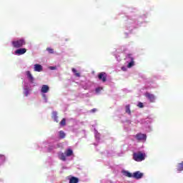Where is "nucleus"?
Masks as SVG:
<instances>
[{
  "label": "nucleus",
  "instance_id": "nucleus-10",
  "mask_svg": "<svg viewBox=\"0 0 183 183\" xmlns=\"http://www.w3.org/2000/svg\"><path fill=\"white\" fill-rule=\"evenodd\" d=\"M26 74L29 82H31V84H34V76H32V74H31V71H26Z\"/></svg>",
  "mask_w": 183,
  "mask_h": 183
},
{
  "label": "nucleus",
  "instance_id": "nucleus-7",
  "mask_svg": "<svg viewBox=\"0 0 183 183\" xmlns=\"http://www.w3.org/2000/svg\"><path fill=\"white\" fill-rule=\"evenodd\" d=\"M143 177L144 173H142L139 171L133 173V178H135V179H141V178H142Z\"/></svg>",
  "mask_w": 183,
  "mask_h": 183
},
{
  "label": "nucleus",
  "instance_id": "nucleus-18",
  "mask_svg": "<svg viewBox=\"0 0 183 183\" xmlns=\"http://www.w3.org/2000/svg\"><path fill=\"white\" fill-rule=\"evenodd\" d=\"M59 125L61 127H65V125H66V119H62V120L59 122Z\"/></svg>",
  "mask_w": 183,
  "mask_h": 183
},
{
  "label": "nucleus",
  "instance_id": "nucleus-9",
  "mask_svg": "<svg viewBox=\"0 0 183 183\" xmlns=\"http://www.w3.org/2000/svg\"><path fill=\"white\" fill-rule=\"evenodd\" d=\"M127 57L129 58L130 62L127 65V68H132L134 65V57H132V54H128Z\"/></svg>",
  "mask_w": 183,
  "mask_h": 183
},
{
  "label": "nucleus",
  "instance_id": "nucleus-11",
  "mask_svg": "<svg viewBox=\"0 0 183 183\" xmlns=\"http://www.w3.org/2000/svg\"><path fill=\"white\" fill-rule=\"evenodd\" d=\"M41 91L43 94H46L47 92H49V86L48 85H46V84L43 85L41 86Z\"/></svg>",
  "mask_w": 183,
  "mask_h": 183
},
{
  "label": "nucleus",
  "instance_id": "nucleus-26",
  "mask_svg": "<svg viewBox=\"0 0 183 183\" xmlns=\"http://www.w3.org/2000/svg\"><path fill=\"white\" fill-rule=\"evenodd\" d=\"M97 111V109H92V112H95Z\"/></svg>",
  "mask_w": 183,
  "mask_h": 183
},
{
  "label": "nucleus",
  "instance_id": "nucleus-14",
  "mask_svg": "<svg viewBox=\"0 0 183 183\" xmlns=\"http://www.w3.org/2000/svg\"><path fill=\"white\" fill-rule=\"evenodd\" d=\"M52 118L55 121V122H59V121L58 120V114L56 113V112H52Z\"/></svg>",
  "mask_w": 183,
  "mask_h": 183
},
{
  "label": "nucleus",
  "instance_id": "nucleus-17",
  "mask_svg": "<svg viewBox=\"0 0 183 183\" xmlns=\"http://www.w3.org/2000/svg\"><path fill=\"white\" fill-rule=\"evenodd\" d=\"M177 171H183V162L177 164Z\"/></svg>",
  "mask_w": 183,
  "mask_h": 183
},
{
  "label": "nucleus",
  "instance_id": "nucleus-13",
  "mask_svg": "<svg viewBox=\"0 0 183 183\" xmlns=\"http://www.w3.org/2000/svg\"><path fill=\"white\" fill-rule=\"evenodd\" d=\"M34 71L36 72H41V71H42V66L41 64H35Z\"/></svg>",
  "mask_w": 183,
  "mask_h": 183
},
{
  "label": "nucleus",
  "instance_id": "nucleus-4",
  "mask_svg": "<svg viewBox=\"0 0 183 183\" xmlns=\"http://www.w3.org/2000/svg\"><path fill=\"white\" fill-rule=\"evenodd\" d=\"M135 138L137 139V141H147V134L139 133L135 135Z\"/></svg>",
  "mask_w": 183,
  "mask_h": 183
},
{
  "label": "nucleus",
  "instance_id": "nucleus-16",
  "mask_svg": "<svg viewBox=\"0 0 183 183\" xmlns=\"http://www.w3.org/2000/svg\"><path fill=\"white\" fill-rule=\"evenodd\" d=\"M59 135L60 139H64V138H65V137H66L65 132H64V131H62V130L59 132Z\"/></svg>",
  "mask_w": 183,
  "mask_h": 183
},
{
  "label": "nucleus",
  "instance_id": "nucleus-28",
  "mask_svg": "<svg viewBox=\"0 0 183 183\" xmlns=\"http://www.w3.org/2000/svg\"><path fill=\"white\" fill-rule=\"evenodd\" d=\"M1 157H2V154H0V158H1Z\"/></svg>",
  "mask_w": 183,
  "mask_h": 183
},
{
  "label": "nucleus",
  "instance_id": "nucleus-27",
  "mask_svg": "<svg viewBox=\"0 0 183 183\" xmlns=\"http://www.w3.org/2000/svg\"><path fill=\"white\" fill-rule=\"evenodd\" d=\"M51 69H56V67H55V66H51Z\"/></svg>",
  "mask_w": 183,
  "mask_h": 183
},
{
  "label": "nucleus",
  "instance_id": "nucleus-22",
  "mask_svg": "<svg viewBox=\"0 0 183 183\" xmlns=\"http://www.w3.org/2000/svg\"><path fill=\"white\" fill-rule=\"evenodd\" d=\"M137 107H139V108H144V104L142 102H139Z\"/></svg>",
  "mask_w": 183,
  "mask_h": 183
},
{
  "label": "nucleus",
  "instance_id": "nucleus-12",
  "mask_svg": "<svg viewBox=\"0 0 183 183\" xmlns=\"http://www.w3.org/2000/svg\"><path fill=\"white\" fill-rule=\"evenodd\" d=\"M79 179H78V177H71L69 179V183H79Z\"/></svg>",
  "mask_w": 183,
  "mask_h": 183
},
{
  "label": "nucleus",
  "instance_id": "nucleus-1",
  "mask_svg": "<svg viewBox=\"0 0 183 183\" xmlns=\"http://www.w3.org/2000/svg\"><path fill=\"white\" fill-rule=\"evenodd\" d=\"M11 44L13 48L19 49L22 48L24 45H26V41L24 39H16L11 41Z\"/></svg>",
  "mask_w": 183,
  "mask_h": 183
},
{
  "label": "nucleus",
  "instance_id": "nucleus-20",
  "mask_svg": "<svg viewBox=\"0 0 183 183\" xmlns=\"http://www.w3.org/2000/svg\"><path fill=\"white\" fill-rule=\"evenodd\" d=\"M125 175L126 177H128V178H132L133 177L132 174L129 172H125Z\"/></svg>",
  "mask_w": 183,
  "mask_h": 183
},
{
  "label": "nucleus",
  "instance_id": "nucleus-23",
  "mask_svg": "<svg viewBox=\"0 0 183 183\" xmlns=\"http://www.w3.org/2000/svg\"><path fill=\"white\" fill-rule=\"evenodd\" d=\"M102 89V88L101 87H98L96 89V92L97 94H99V92H101V90Z\"/></svg>",
  "mask_w": 183,
  "mask_h": 183
},
{
  "label": "nucleus",
  "instance_id": "nucleus-2",
  "mask_svg": "<svg viewBox=\"0 0 183 183\" xmlns=\"http://www.w3.org/2000/svg\"><path fill=\"white\" fill-rule=\"evenodd\" d=\"M133 159L137 162H141V161H144V159H145V154L142 152L133 153Z\"/></svg>",
  "mask_w": 183,
  "mask_h": 183
},
{
  "label": "nucleus",
  "instance_id": "nucleus-3",
  "mask_svg": "<svg viewBox=\"0 0 183 183\" xmlns=\"http://www.w3.org/2000/svg\"><path fill=\"white\" fill-rule=\"evenodd\" d=\"M66 157H69V149H67L65 153L59 154V158L61 161H65L66 159Z\"/></svg>",
  "mask_w": 183,
  "mask_h": 183
},
{
  "label": "nucleus",
  "instance_id": "nucleus-19",
  "mask_svg": "<svg viewBox=\"0 0 183 183\" xmlns=\"http://www.w3.org/2000/svg\"><path fill=\"white\" fill-rule=\"evenodd\" d=\"M126 113L131 115V109L129 108V104L126 105Z\"/></svg>",
  "mask_w": 183,
  "mask_h": 183
},
{
  "label": "nucleus",
  "instance_id": "nucleus-6",
  "mask_svg": "<svg viewBox=\"0 0 183 183\" xmlns=\"http://www.w3.org/2000/svg\"><path fill=\"white\" fill-rule=\"evenodd\" d=\"M144 97L148 98L150 102H155V96L154 94H150L149 92H146Z\"/></svg>",
  "mask_w": 183,
  "mask_h": 183
},
{
  "label": "nucleus",
  "instance_id": "nucleus-24",
  "mask_svg": "<svg viewBox=\"0 0 183 183\" xmlns=\"http://www.w3.org/2000/svg\"><path fill=\"white\" fill-rule=\"evenodd\" d=\"M74 152H72V149H69V157H71L73 155Z\"/></svg>",
  "mask_w": 183,
  "mask_h": 183
},
{
  "label": "nucleus",
  "instance_id": "nucleus-21",
  "mask_svg": "<svg viewBox=\"0 0 183 183\" xmlns=\"http://www.w3.org/2000/svg\"><path fill=\"white\" fill-rule=\"evenodd\" d=\"M46 51L49 52V54H54V50L51 48H46Z\"/></svg>",
  "mask_w": 183,
  "mask_h": 183
},
{
  "label": "nucleus",
  "instance_id": "nucleus-8",
  "mask_svg": "<svg viewBox=\"0 0 183 183\" xmlns=\"http://www.w3.org/2000/svg\"><path fill=\"white\" fill-rule=\"evenodd\" d=\"M26 49L25 48H20V49H18L17 50H16L14 51V54L16 55H24V54H26Z\"/></svg>",
  "mask_w": 183,
  "mask_h": 183
},
{
  "label": "nucleus",
  "instance_id": "nucleus-5",
  "mask_svg": "<svg viewBox=\"0 0 183 183\" xmlns=\"http://www.w3.org/2000/svg\"><path fill=\"white\" fill-rule=\"evenodd\" d=\"M107 73L105 72H101L98 74V78L100 81H102V82H107Z\"/></svg>",
  "mask_w": 183,
  "mask_h": 183
},
{
  "label": "nucleus",
  "instance_id": "nucleus-15",
  "mask_svg": "<svg viewBox=\"0 0 183 183\" xmlns=\"http://www.w3.org/2000/svg\"><path fill=\"white\" fill-rule=\"evenodd\" d=\"M74 76H77L78 78H79V76H81V74L79 72H78V70L76 69H71Z\"/></svg>",
  "mask_w": 183,
  "mask_h": 183
},
{
  "label": "nucleus",
  "instance_id": "nucleus-25",
  "mask_svg": "<svg viewBox=\"0 0 183 183\" xmlns=\"http://www.w3.org/2000/svg\"><path fill=\"white\" fill-rule=\"evenodd\" d=\"M52 149H54V147L51 146V147L49 148V151H52Z\"/></svg>",
  "mask_w": 183,
  "mask_h": 183
}]
</instances>
